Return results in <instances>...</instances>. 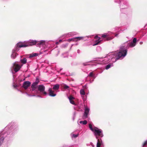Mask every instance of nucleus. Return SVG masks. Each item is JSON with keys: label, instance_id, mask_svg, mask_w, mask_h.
Masks as SVG:
<instances>
[{"label": "nucleus", "instance_id": "nucleus-8", "mask_svg": "<svg viewBox=\"0 0 147 147\" xmlns=\"http://www.w3.org/2000/svg\"><path fill=\"white\" fill-rule=\"evenodd\" d=\"M37 43V41L35 40H30L27 41L25 43H23L20 42H19L18 43V45L20 47H25L32 46L36 44Z\"/></svg>", "mask_w": 147, "mask_h": 147}, {"label": "nucleus", "instance_id": "nucleus-43", "mask_svg": "<svg viewBox=\"0 0 147 147\" xmlns=\"http://www.w3.org/2000/svg\"><path fill=\"white\" fill-rule=\"evenodd\" d=\"M42 52L41 53H40V54H42Z\"/></svg>", "mask_w": 147, "mask_h": 147}, {"label": "nucleus", "instance_id": "nucleus-33", "mask_svg": "<svg viewBox=\"0 0 147 147\" xmlns=\"http://www.w3.org/2000/svg\"><path fill=\"white\" fill-rule=\"evenodd\" d=\"M100 41H98L97 42H96V43L94 44L93 45V46H95V45H98L99 43L100 42Z\"/></svg>", "mask_w": 147, "mask_h": 147}, {"label": "nucleus", "instance_id": "nucleus-20", "mask_svg": "<svg viewBox=\"0 0 147 147\" xmlns=\"http://www.w3.org/2000/svg\"><path fill=\"white\" fill-rule=\"evenodd\" d=\"M76 32H72L66 34L65 35L66 36H67L68 37H70L76 35Z\"/></svg>", "mask_w": 147, "mask_h": 147}, {"label": "nucleus", "instance_id": "nucleus-19", "mask_svg": "<svg viewBox=\"0 0 147 147\" xmlns=\"http://www.w3.org/2000/svg\"><path fill=\"white\" fill-rule=\"evenodd\" d=\"M68 98L71 103L75 105H76L74 101L73 100L74 99H75L74 97L72 96H70L69 97H68Z\"/></svg>", "mask_w": 147, "mask_h": 147}, {"label": "nucleus", "instance_id": "nucleus-25", "mask_svg": "<svg viewBox=\"0 0 147 147\" xmlns=\"http://www.w3.org/2000/svg\"><path fill=\"white\" fill-rule=\"evenodd\" d=\"M62 86L65 89H68L69 88V86L66 84H63Z\"/></svg>", "mask_w": 147, "mask_h": 147}, {"label": "nucleus", "instance_id": "nucleus-14", "mask_svg": "<svg viewBox=\"0 0 147 147\" xmlns=\"http://www.w3.org/2000/svg\"><path fill=\"white\" fill-rule=\"evenodd\" d=\"M90 111V109L87 107H86L84 109V112L83 116V119H86L88 117V115Z\"/></svg>", "mask_w": 147, "mask_h": 147}, {"label": "nucleus", "instance_id": "nucleus-34", "mask_svg": "<svg viewBox=\"0 0 147 147\" xmlns=\"http://www.w3.org/2000/svg\"><path fill=\"white\" fill-rule=\"evenodd\" d=\"M82 98L84 100H86V98H84V97H82Z\"/></svg>", "mask_w": 147, "mask_h": 147}, {"label": "nucleus", "instance_id": "nucleus-21", "mask_svg": "<svg viewBox=\"0 0 147 147\" xmlns=\"http://www.w3.org/2000/svg\"><path fill=\"white\" fill-rule=\"evenodd\" d=\"M59 85L58 84H56L53 86V89L55 90H56L59 89Z\"/></svg>", "mask_w": 147, "mask_h": 147}, {"label": "nucleus", "instance_id": "nucleus-18", "mask_svg": "<svg viewBox=\"0 0 147 147\" xmlns=\"http://www.w3.org/2000/svg\"><path fill=\"white\" fill-rule=\"evenodd\" d=\"M20 62L21 63L23 64H25L26 63H29L30 61L28 62H27V59L26 58H24L22 59H21Z\"/></svg>", "mask_w": 147, "mask_h": 147}, {"label": "nucleus", "instance_id": "nucleus-16", "mask_svg": "<svg viewBox=\"0 0 147 147\" xmlns=\"http://www.w3.org/2000/svg\"><path fill=\"white\" fill-rule=\"evenodd\" d=\"M31 83L28 81L25 82L23 85V87L25 89H27L30 85Z\"/></svg>", "mask_w": 147, "mask_h": 147}, {"label": "nucleus", "instance_id": "nucleus-35", "mask_svg": "<svg viewBox=\"0 0 147 147\" xmlns=\"http://www.w3.org/2000/svg\"><path fill=\"white\" fill-rule=\"evenodd\" d=\"M80 50L79 49L78 50H77V53H80Z\"/></svg>", "mask_w": 147, "mask_h": 147}, {"label": "nucleus", "instance_id": "nucleus-9", "mask_svg": "<svg viewBox=\"0 0 147 147\" xmlns=\"http://www.w3.org/2000/svg\"><path fill=\"white\" fill-rule=\"evenodd\" d=\"M18 45V43L16 45L12 51V54L11 55V57L13 59H15L18 54L16 53V51H18L19 48H21Z\"/></svg>", "mask_w": 147, "mask_h": 147}, {"label": "nucleus", "instance_id": "nucleus-36", "mask_svg": "<svg viewBox=\"0 0 147 147\" xmlns=\"http://www.w3.org/2000/svg\"><path fill=\"white\" fill-rule=\"evenodd\" d=\"M140 45H142L143 44V42H140Z\"/></svg>", "mask_w": 147, "mask_h": 147}, {"label": "nucleus", "instance_id": "nucleus-28", "mask_svg": "<svg viewBox=\"0 0 147 147\" xmlns=\"http://www.w3.org/2000/svg\"><path fill=\"white\" fill-rule=\"evenodd\" d=\"M78 136V134H73L71 135V136L72 138H77Z\"/></svg>", "mask_w": 147, "mask_h": 147}, {"label": "nucleus", "instance_id": "nucleus-27", "mask_svg": "<svg viewBox=\"0 0 147 147\" xmlns=\"http://www.w3.org/2000/svg\"><path fill=\"white\" fill-rule=\"evenodd\" d=\"M75 38L67 39V41L68 42H70L71 41H75Z\"/></svg>", "mask_w": 147, "mask_h": 147}, {"label": "nucleus", "instance_id": "nucleus-38", "mask_svg": "<svg viewBox=\"0 0 147 147\" xmlns=\"http://www.w3.org/2000/svg\"><path fill=\"white\" fill-rule=\"evenodd\" d=\"M13 86L14 88H16V87L17 86L16 85H13Z\"/></svg>", "mask_w": 147, "mask_h": 147}, {"label": "nucleus", "instance_id": "nucleus-30", "mask_svg": "<svg viewBox=\"0 0 147 147\" xmlns=\"http://www.w3.org/2000/svg\"><path fill=\"white\" fill-rule=\"evenodd\" d=\"M94 38L95 39H96L98 40H99L100 39V38L99 37H98L97 36H95Z\"/></svg>", "mask_w": 147, "mask_h": 147}, {"label": "nucleus", "instance_id": "nucleus-13", "mask_svg": "<svg viewBox=\"0 0 147 147\" xmlns=\"http://www.w3.org/2000/svg\"><path fill=\"white\" fill-rule=\"evenodd\" d=\"M48 43V42L46 40H41L37 44V46L41 47H46Z\"/></svg>", "mask_w": 147, "mask_h": 147}, {"label": "nucleus", "instance_id": "nucleus-7", "mask_svg": "<svg viewBox=\"0 0 147 147\" xmlns=\"http://www.w3.org/2000/svg\"><path fill=\"white\" fill-rule=\"evenodd\" d=\"M115 2L119 5L121 11L122 12L123 9H125L128 7L127 2L124 0H115Z\"/></svg>", "mask_w": 147, "mask_h": 147}, {"label": "nucleus", "instance_id": "nucleus-24", "mask_svg": "<svg viewBox=\"0 0 147 147\" xmlns=\"http://www.w3.org/2000/svg\"><path fill=\"white\" fill-rule=\"evenodd\" d=\"M80 93L81 95H84L85 94V92L83 89H81L80 91Z\"/></svg>", "mask_w": 147, "mask_h": 147}, {"label": "nucleus", "instance_id": "nucleus-39", "mask_svg": "<svg viewBox=\"0 0 147 147\" xmlns=\"http://www.w3.org/2000/svg\"><path fill=\"white\" fill-rule=\"evenodd\" d=\"M118 34H116L115 35V36L116 37L117 36Z\"/></svg>", "mask_w": 147, "mask_h": 147}, {"label": "nucleus", "instance_id": "nucleus-31", "mask_svg": "<svg viewBox=\"0 0 147 147\" xmlns=\"http://www.w3.org/2000/svg\"><path fill=\"white\" fill-rule=\"evenodd\" d=\"M89 62H87L85 63H83V65H89Z\"/></svg>", "mask_w": 147, "mask_h": 147}, {"label": "nucleus", "instance_id": "nucleus-1", "mask_svg": "<svg viewBox=\"0 0 147 147\" xmlns=\"http://www.w3.org/2000/svg\"><path fill=\"white\" fill-rule=\"evenodd\" d=\"M18 126L14 123L8 125L4 130L0 133V146L3 142L5 138H10L13 135L12 131L15 132L18 130Z\"/></svg>", "mask_w": 147, "mask_h": 147}, {"label": "nucleus", "instance_id": "nucleus-6", "mask_svg": "<svg viewBox=\"0 0 147 147\" xmlns=\"http://www.w3.org/2000/svg\"><path fill=\"white\" fill-rule=\"evenodd\" d=\"M39 80L38 79L36 78V81L33 82L31 88L32 90H30V91H28L26 93V94L29 96H34V95H32L34 94H36L38 92L37 90V85L39 82Z\"/></svg>", "mask_w": 147, "mask_h": 147}, {"label": "nucleus", "instance_id": "nucleus-12", "mask_svg": "<svg viewBox=\"0 0 147 147\" xmlns=\"http://www.w3.org/2000/svg\"><path fill=\"white\" fill-rule=\"evenodd\" d=\"M113 33L111 32H109L108 33H106L102 34L101 37L103 38H106V40H111L114 37L113 36L108 37V36Z\"/></svg>", "mask_w": 147, "mask_h": 147}, {"label": "nucleus", "instance_id": "nucleus-44", "mask_svg": "<svg viewBox=\"0 0 147 147\" xmlns=\"http://www.w3.org/2000/svg\"><path fill=\"white\" fill-rule=\"evenodd\" d=\"M147 24L145 25V26H146Z\"/></svg>", "mask_w": 147, "mask_h": 147}, {"label": "nucleus", "instance_id": "nucleus-41", "mask_svg": "<svg viewBox=\"0 0 147 147\" xmlns=\"http://www.w3.org/2000/svg\"><path fill=\"white\" fill-rule=\"evenodd\" d=\"M74 119H75V117H74L73 118V120H74Z\"/></svg>", "mask_w": 147, "mask_h": 147}, {"label": "nucleus", "instance_id": "nucleus-5", "mask_svg": "<svg viewBox=\"0 0 147 147\" xmlns=\"http://www.w3.org/2000/svg\"><path fill=\"white\" fill-rule=\"evenodd\" d=\"M39 80L38 79L36 78V81L33 82L31 88L32 90H30V91H28L26 93V94L29 96H34V95H32L34 94H36L38 92L37 90V85L39 82Z\"/></svg>", "mask_w": 147, "mask_h": 147}, {"label": "nucleus", "instance_id": "nucleus-42", "mask_svg": "<svg viewBox=\"0 0 147 147\" xmlns=\"http://www.w3.org/2000/svg\"><path fill=\"white\" fill-rule=\"evenodd\" d=\"M20 57H21V58H22V56H21Z\"/></svg>", "mask_w": 147, "mask_h": 147}, {"label": "nucleus", "instance_id": "nucleus-29", "mask_svg": "<svg viewBox=\"0 0 147 147\" xmlns=\"http://www.w3.org/2000/svg\"><path fill=\"white\" fill-rule=\"evenodd\" d=\"M147 145V140L145 141L142 145L143 147L146 146Z\"/></svg>", "mask_w": 147, "mask_h": 147}, {"label": "nucleus", "instance_id": "nucleus-40", "mask_svg": "<svg viewBox=\"0 0 147 147\" xmlns=\"http://www.w3.org/2000/svg\"><path fill=\"white\" fill-rule=\"evenodd\" d=\"M62 41V40H59V42H61Z\"/></svg>", "mask_w": 147, "mask_h": 147}, {"label": "nucleus", "instance_id": "nucleus-37", "mask_svg": "<svg viewBox=\"0 0 147 147\" xmlns=\"http://www.w3.org/2000/svg\"><path fill=\"white\" fill-rule=\"evenodd\" d=\"M56 44H59V42H56Z\"/></svg>", "mask_w": 147, "mask_h": 147}, {"label": "nucleus", "instance_id": "nucleus-4", "mask_svg": "<svg viewBox=\"0 0 147 147\" xmlns=\"http://www.w3.org/2000/svg\"><path fill=\"white\" fill-rule=\"evenodd\" d=\"M89 127L90 129L94 133L96 138L98 140L96 147H100L101 146L103 145V143L101 140L98 139V136H99L101 137H103V135L102 130L93 126L91 123L89 124Z\"/></svg>", "mask_w": 147, "mask_h": 147}, {"label": "nucleus", "instance_id": "nucleus-23", "mask_svg": "<svg viewBox=\"0 0 147 147\" xmlns=\"http://www.w3.org/2000/svg\"><path fill=\"white\" fill-rule=\"evenodd\" d=\"M113 66V64L112 63H110L106 66L105 69H108L110 68Z\"/></svg>", "mask_w": 147, "mask_h": 147}, {"label": "nucleus", "instance_id": "nucleus-26", "mask_svg": "<svg viewBox=\"0 0 147 147\" xmlns=\"http://www.w3.org/2000/svg\"><path fill=\"white\" fill-rule=\"evenodd\" d=\"M79 122L80 123L82 124L83 125H86L87 123V121L86 120L80 121Z\"/></svg>", "mask_w": 147, "mask_h": 147}, {"label": "nucleus", "instance_id": "nucleus-15", "mask_svg": "<svg viewBox=\"0 0 147 147\" xmlns=\"http://www.w3.org/2000/svg\"><path fill=\"white\" fill-rule=\"evenodd\" d=\"M49 95L52 97H54L56 95V94L51 88H49L48 91Z\"/></svg>", "mask_w": 147, "mask_h": 147}, {"label": "nucleus", "instance_id": "nucleus-11", "mask_svg": "<svg viewBox=\"0 0 147 147\" xmlns=\"http://www.w3.org/2000/svg\"><path fill=\"white\" fill-rule=\"evenodd\" d=\"M45 87L44 85H38V90H37L38 92L37 93H38V91H39L40 93L45 95H47L48 93L46 92L45 91Z\"/></svg>", "mask_w": 147, "mask_h": 147}, {"label": "nucleus", "instance_id": "nucleus-17", "mask_svg": "<svg viewBox=\"0 0 147 147\" xmlns=\"http://www.w3.org/2000/svg\"><path fill=\"white\" fill-rule=\"evenodd\" d=\"M90 36H88L85 37H75V42H76L80 40H83L85 38L87 37L88 38H90Z\"/></svg>", "mask_w": 147, "mask_h": 147}, {"label": "nucleus", "instance_id": "nucleus-10", "mask_svg": "<svg viewBox=\"0 0 147 147\" xmlns=\"http://www.w3.org/2000/svg\"><path fill=\"white\" fill-rule=\"evenodd\" d=\"M23 65L18 64L17 62L16 61L13 63L12 68L15 72L18 71L22 66Z\"/></svg>", "mask_w": 147, "mask_h": 147}, {"label": "nucleus", "instance_id": "nucleus-2", "mask_svg": "<svg viewBox=\"0 0 147 147\" xmlns=\"http://www.w3.org/2000/svg\"><path fill=\"white\" fill-rule=\"evenodd\" d=\"M119 59L122 58L119 57L118 52H115L109 53L104 58H98L97 60L100 62L99 64H105L110 62H115Z\"/></svg>", "mask_w": 147, "mask_h": 147}, {"label": "nucleus", "instance_id": "nucleus-22", "mask_svg": "<svg viewBox=\"0 0 147 147\" xmlns=\"http://www.w3.org/2000/svg\"><path fill=\"white\" fill-rule=\"evenodd\" d=\"M38 55V54L37 53H32L30 55L29 57V58L32 57L34 56H37Z\"/></svg>", "mask_w": 147, "mask_h": 147}, {"label": "nucleus", "instance_id": "nucleus-3", "mask_svg": "<svg viewBox=\"0 0 147 147\" xmlns=\"http://www.w3.org/2000/svg\"><path fill=\"white\" fill-rule=\"evenodd\" d=\"M136 38H134L131 42L129 43L126 42L122 44L120 46L118 52L119 57L123 58L125 57L127 53V51L126 49L127 48L133 47H134L136 45Z\"/></svg>", "mask_w": 147, "mask_h": 147}, {"label": "nucleus", "instance_id": "nucleus-32", "mask_svg": "<svg viewBox=\"0 0 147 147\" xmlns=\"http://www.w3.org/2000/svg\"><path fill=\"white\" fill-rule=\"evenodd\" d=\"M93 76V75L92 72H90L88 75V76L90 77H92Z\"/></svg>", "mask_w": 147, "mask_h": 147}]
</instances>
